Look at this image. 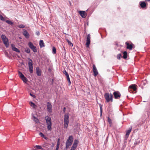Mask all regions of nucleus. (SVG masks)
Masks as SVG:
<instances>
[{"mask_svg": "<svg viewBox=\"0 0 150 150\" xmlns=\"http://www.w3.org/2000/svg\"><path fill=\"white\" fill-rule=\"evenodd\" d=\"M11 48L13 50L15 51L18 53H20V52L19 50L16 48L15 46L13 44H11Z\"/></svg>", "mask_w": 150, "mask_h": 150, "instance_id": "11", "label": "nucleus"}, {"mask_svg": "<svg viewBox=\"0 0 150 150\" xmlns=\"http://www.w3.org/2000/svg\"><path fill=\"white\" fill-rule=\"evenodd\" d=\"M91 35L89 34H88L86 38H90Z\"/></svg>", "mask_w": 150, "mask_h": 150, "instance_id": "51", "label": "nucleus"}, {"mask_svg": "<svg viewBox=\"0 0 150 150\" xmlns=\"http://www.w3.org/2000/svg\"><path fill=\"white\" fill-rule=\"evenodd\" d=\"M36 71L37 75L38 76H40L41 75V70L38 67L36 68Z\"/></svg>", "mask_w": 150, "mask_h": 150, "instance_id": "15", "label": "nucleus"}, {"mask_svg": "<svg viewBox=\"0 0 150 150\" xmlns=\"http://www.w3.org/2000/svg\"><path fill=\"white\" fill-rule=\"evenodd\" d=\"M52 53L54 54H55L56 53V49L54 47H52Z\"/></svg>", "mask_w": 150, "mask_h": 150, "instance_id": "29", "label": "nucleus"}, {"mask_svg": "<svg viewBox=\"0 0 150 150\" xmlns=\"http://www.w3.org/2000/svg\"><path fill=\"white\" fill-rule=\"evenodd\" d=\"M137 89L136 85L135 84H132L130 85L128 88V90L130 93H132V90L134 91H135Z\"/></svg>", "mask_w": 150, "mask_h": 150, "instance_id": "5", "label": "nucleus"}, {"mask_svg": "<svg viewBox=\"0 0 150 150\" xmlns=\"http://www.w3.org/2000/svg\"><path fill=\"white\" fill-rule=\"evenodd\" d=\"M39 45L40 48L44 47L45 46V45L42 40H40L39 42Z\"/></svg>", "mask_w": 150, "mask_h": 150, "instance_id": "21", "label": "nucleus"}, {"mask_svg": "<svg viewBox=\"0 0 150 150\" xmlns=\"http://www.w3.org/2000/svg\"><path fill=\"white\" fill-rule=\"evenodd\" d=\"M146 0L147 1H150V0Z\"/></svg>", "mask_w": 150, "mask_h": 150, "instance_id": "57", "label": "nucleus"}, {"mask_svg": "<svg viewBox=\"0 0 150 150\" xmlns=\"http://www.w3.org/2000/svg\"><path fill=\"white\" fill-rule=\"evenodd\" d=\"M28 45L29 47L33 50L34 52H37L36 47L34 46L33 43L30 42L28 43Z\"/></svg>", "mask_w": 150, "mask_h": 150, "instance_id": "3", "label": "nucleus"}, {"mask_svg": "<svg viewBox=\"0 0 150 150\" xmlns=\"http://www.w3.org/2000/svg\"><path fill=\"white\" fill-rule=\"evenodd\" d=\"M67 41L68 42L69 45L71 46H73V44L68 39H66Z\"/></svg>", "mask_w": 150, "mask_h": 150, "instance_id": "34", "label": "nucleus"}, {"mask_svg": "<svg viewBox=\"0 0 150 150\" xmlns=\"http://www.w3.org/2000/svg\"><path fill=\"white\" fill-rule=\"evenodd\" d=\"M57 144H60V139H58V141H57Z\"/></svg>", "mask_w": 150, "mask_h": 150, "instance_id": "49", "label": "nucleus"}, {"mask_svg": "<svg viewBox=\"0 0 150 150\" xmlns=\"http://www.w3.org/2000/svg\"><path fill=\"white\" fill-rule=\"evenodd\" d=\"M71 146L70 145H69L68 144H66V147H65V149L66 150H67V149H68V148H69V147Z\"/></svg>", "mask_w": 150, "mask_h": 150, "instance_id": "42", "label": "nucleus"}, {"mask_svg": "<svg viewBox=\"0 0 150 150\" xmlns=\"http://www.w3.org/2000/svg\"><path fill=\"white\" fill-rule=\"evenodd\" d=\"M114 98L115 99H118L121 96L120 93L118 91H115L113 93Z\"/></svg>", "mask_w": 150, "mask_h": 150, "instance_id": "7", "label": "nucleus"}, {"mask_svg": "<svg viewBox=\"0 0 150 150\" xmlns=\"http://www.w3.org/2000/svg\"><path fill=\"white\" fill-rule=\"evenodd\" d=\"M69 122H64V127L65 129H67L68 127V125Z\"/></svg>", "mask_w": 150, "mask_h": 150, "instance_id": "23", "label": "nucleus"}, {"mask_svg": "<svg viewBox=\"0 0 150 150\" xmlns=\"http://www.w3.org/2000/svg\"><path fill=\"white\" fill-rule=\"evenodd\" d=\"M31 106L33 108H35L36 105L34 103H33L32 102H31Z\"/></svg>", "mask_w": 150, "mask_h": 150, "instance_id": "43", "label": "nucleus"}, {"mask_svg": "<svg viewBox=\"0 0 150 150\" xmlns=\"http://www.w3.org/2000/svg\"><path fill=\"white\" fill-rule=\"evenodd\" d=\"M69 116L68 113H66L64 116V122H69Z\"/></svg>", "mask_w": 150, "mask_h": 150, "instance_id": "16", "label": "nucleus"}, {"mask_svg": "<svg viewBox=\"0 0 150 150\" xmlns=\"http://www.w3.org/2000/svg\"><path fill=\"white\" fill-rule=\"evenodd\" d=\"M112 95L111 93L110 96L109 93H108L105 94L104 97L106 100L107 102H109L110 101H112Z\"/></svg>", "mask_w": 150, "mask_h": 150, "instance_id": "1", "label": "nucleus"}, {"mask_svg": "<svg viewBox=\"0 0 150 150\" xmlns=\"http://www.w3.org/2000/svg\"><path fill=\"white\" fill-rule=\"evenodd\" d=\"M0 19L3 21H5V19L2 15L0 14Z\"/></svg>", "mask_w": 150, "mask_h": 150, "instance_id": "37", "label": "nucleus"}, {"mask_svg": "<svg viewBox=\"0 0 150 150\" xmlns=\"http://www.w3.org/2000/svg\"><path fill=\"white\" fill-rule=\"evenodd\" d=\"M79 14L83 18H85L86 16L85 15V12L84 11H79Z\"/></svg>", "mask_w": 150, "mask_h": 150, "instance_id": "14", "label": "nucleus"}, {"mask_svg": "<svg viewBox=\"0 0 150 150\" xmlns=\"http://www.w3.org/2000/svg\"><path fill=\"white\" fill-rule=\"evenodd\" d=\"M47 110L49 113H51L52 112V105L50 103L48 102L47 104Z\"/></svg>", "mask_w": 150, "mask_h": 150, "instance_id": "8", "label": "nucleus"}, {"mask_svg": "<svg viewBox=\"0 0 150 150\" xmlns=\"http://www.w3.org/2000/svg\"><path fill=\"white\" fill-rule=\"evenodd\" d=\"M123 55L122 57V58L125 59H126L127 57V52L126 51H124L123 52Z\"/></svg>", "mask_w": 150, "mask_h": 150, "instance_id": "22", "label": "nucleus"}, {"mask_svg": "<svg viewBox=\"0 0 150 150\" xmlns=\"http://www.w3.org/2000/svg\"><path fill=\"white\" fill-rule=\"evenodd\" d=\"M18 27L21 28H23L25 27V26L23 24H20L18 25Z\"/></svg>", "mask_w": 150, "mask_h": 150, "instance_id": "33", "label": "nucleus"}, {"mask_svg": "<svg viewBox=\"0 0 150 150\" xmlns=\"http://www.w3.org/2000/svg\"><path fill=\"white\" fill-rule=\"evenodd\" d=\"M32 116H33V118H34V119H36V118H37L36 117H35L34 116V115H32Z\"/></svg>", "mask_w": 150, "mask_h": 150, "instance_id": "54", "label": "nucleus"}, {"mask_svg": "<svg viewBox=\"0 0 150 150\" xmlns=\"http://www.w3.org/2000/svg\"><path fill=\"white\" fill-rule=\"evenodd\" d=\"M99 106L100 108V116H101L102 115V106L103 105L100 104H99Z\"/></svg>", "mask_w": 150, "mask_h": 150, "instance_id": "26", "label": "nucleus"}, {"mask_svg": "<svg viewBox=\"0 0 150 150\" xmlns=\"http://www.w3.org/2000/svg\"><path fill=\"white\" fill-rule=\"evenodd\" d=\"M121 56V54H119L117 55V58L118 59H120Z\"/></svg>", "mask_w": 150, "mask_h": 150, "instance_id": "35", "label": "nucleus"}, {"mask_svg": "<svg viewBox=\"0 0 150 150\" xmlns=\"http://www.w3.org/2000/svg\"><path fill=\"white\" fill-rule=\"evenodd\" d=\"M69 4L70 5V6L71 5V2L70 1H69Z\"/></svg>", "mask_w": 150, "mask_h": 150, "instance_id": "55", "label": "nucleus"}, {"mask_svg": "<svg viewBox=\"0 0 150 150\" xmlns=\"http://www.w3.org/2000/svg\"><path fill=\"white\" fill-rule=\"evenodd\" d=\"M58 149H59V148H56V149L55 150H58Z\"/></svg>", "mask_w": 150, "mask_h": 150, "instance_id": "56", "label": "nucleus"}, {"mask_svg": "<svg viewBox=\"0 0 150 150\" xmlns=\"http://www.w3.org/2000/svg\"><path fill=\"white\" fill-rule=\"evenodd\" d=\"M66 76L67 79V80L68 82L69 83V84H70L71 83V82L70 80V79L69 78V75H67V76Z\"/></svg>", "mask_w": 150, "mask_h": 150, "instance_id": "31", "label": "nucleus"}, {"mask_svg": "<svg viewBox=\"0 0 150 150\" xmlns=\"http://www.w3.org/2000/svg\"><path fill=\"white\" fill-rule=\"evenodd\" d=\"M39 135L46 140H47L48 139V138L45 136L41 132H40L39 133Z\"/></svg>", "mask_w": 150, "mask_h": 150, "instance_id": "25", "label": "nucleus"}, {"mask_svg": "<svg viewBox=\"0 0 150 150\" xmlns=\"http://www.w3.org/2000/svg\"><path fill=\"white\" fill-rule=\"evenodd\" d=\"M35 147L38 149H42V148L41 146L40 145H36Z\"/></svg>", "mask_w": 150, "mask_h": 150, "instance_id": "38", "label": "nucleus"}, {"mask_svg": "<svg viewBox=\"0 0 150 150\" xmlns=\"http://www.w3.org/2000/svg\"><path fill=\"white\" fill-rule=\"evenodd\" d=\"M93 71L94 73V76H96L98 74V72L97 71V69L94 64L93 65Z\"/></svg>", "mask_w": 150, "mask_h": 150, "instance_id": "10", "label": "nucleus"}, {"mask_svg": "<svg viewBox=\"0 0 150 150\" xmlns=\"http://www.w3.org/2000/svg\"><path fill=\"white\" fill-rule=\"evenodd\" d=\"M30 96H31L32 97H33V98H35L36 97V96L34 95H33L31 93H30Z\"/></svg>", "mask_w": 150, "mask_h": 150, "instance_id": "45", "label": "nucleus"}, {"mask_svg": "<svg viewBox=\"0 0 150 150\" xmlns=\"http://www.w3.org/2000/svg\"><path fill=\"white\" fill-rule=\"evenodd\" d=\"M125 44L127 45V48L131 50L132 49L133 44L130 41H127L126 42Z\"/></svg>", "mask_w": 150, "mask_h": 150, "instance_id": "6", "label": "nucleus"}, {"mask_svg": "<svg viewBox=\"0 0 150 150\" xmlns=\"http://www.w3.org/2000/svg\"><path fill=\"white\" fill-rule=\"evenodd\" d=\"M139 3L140 6L142 8H144L146 7V4L144 1H141Z\"/></svg>", "mask_w": 150, "mask_h": 150, "instance_id": "17", "label": "nucleus"}, {"mask_svg": "<svg viewBox=\"0 0 150 150\" xmlns=\"http://www.w3.org/2000/svg\"><path fill=\"white\" fill-rule=\"evenodd\" d=\"M79 142L78 140L76 139L74 140L73 145L77 147Z\"/></svg>", "mask_w": 150, "mask_h": 150, "instance_id": "24", "label": "nucleus"}, {"mask_svg": "<svg viewBox=\"0 0 150 150\" xmlns=\"http://www.w3.org/2000/svg\"><path fill=\"white\" fill-rule=\"evenodd\" d=\"M132 129V127L131 126L130 127L129 129L126 131L125 135V138H126V139H127L129 135V134L131 132V130Z\"/></svg>", "mask_w": 150, "mask_h": 150, "instance_id": "12", "label": "nucleus"}, {"mask_svg": "<svg viewBox=\"0 0 150 150\" xmlns=\"http://www.w3.org/2000/svg\"><path fill=\"white\" fill-rule=\"evenodd\" d=\"M63 73L64 74H65L66 76L69 75L68 73L65 70H64V71H63Z\"/></svg>", "mask_w": 150, "mask_h": 150, "instance_id": "44", "label": "nucleus"}, {"mask_svg": "<svg viewBox=\"0 0 150 150\" xmlns=\"http://www.w3.org/2000/svg\"><path fill=\"white\" fill-rule=\"evenodd\" d=\"M40 32L39 31H36V33H35V34L36 35H40Z\"/></svg>", "mask_w": 150, "mask_h": 150, "instance_id": "47", "label": "nucleus"}, {"mask_svg": "<svg viewBox=\"0 0 150 150\" xmlns=\"http://www.w3.org/2000/svg\"><path fill=\"white\" fill-rule=\"evenodd\" d=\"M66 110V108L65 107H64L63 108V111L64 112V113L65 112V111Z\"/></svg>", "mask_w": 150, "mask_h": 150, "instance_id": "48", "label": "nucleus"}, {"mask_svg": "<svg viewBox=\"0 0 150 150\" xmlns=\"http://www.w3.org/2000/svg\"><path fill=\"white\" fill-rule=\"evenodd\" d=\"M33 120L36 123H38L39 122V120L37 118L35 119H33Z\"/></svg>", "mask_w": 150, "mask_h": 150, "instance_id": "41", "label": "nucleus"}, {"mask_svg": "<svg viewBox=\"0 0 150 150\" xmlns=\"http://www.w3.org/2000/svg\"><path fill=\"white\" fill-rule=\"evenodd\" d=\"M5 47L7 48L9 45L8 38H1Z\"/></svg>", "mask_w": 150, "mask_h": 150, "instance_id": "9", "label": "nucleus"}, {"mask_svg": "<svg viewBox=\"0 0 150 150\" xmlns=\"http://www.w3.org/2000/svg\"><path fill=\"white\" fill-rule=\"evenodd\" d=\"M18 74L19 76V77L21 79L22 78L24 77V76L22 73L20 71H18Z\"/></svg>", "mask_w": 150, "mask_h": 150, "instance_id": "27", "label": "nucleus"}, {"mask_svg": "<svg viewBox=\"0 0 150 150\" xmlns=\"http://www.w3.org/2000/svg\"><path fill=\"white\" fill-rule=\"evenodd\" d=\"M64 50H63L62 52V54L63 55H64V56H65L66 54V50L65 49V48L64 47Z\"/></svg>", "mask_w": 150, "mask_h": 150, "instance_id": "32", "label": "nucleus"}, {"mask_svg": "<svg viewBox=\"0 0 150 150\" xmlns=\"http://www.w3.org/2000/svg\"><path fill=\"white\" fill-rule=\"evenodd\" d=\"M47 127V129L48 131H51L52 130V122H46Z\"/></svg>", "mask_w": 150, "mask_h": 150, "instance_id": "13", "label": "nucleus"}, {"mask_svg": "<svg viewBox=\"0 0 150 150\" xmlns=\"http://www.w3.org/2000/svg\"><path fill=\"white\" fill-rule=\"evenodd\" d=\"M5 54L6 56V57H9V55L8 53L7 52H5Z\"/></svg>", "mask_w": 150, "mask_h": 150, "instance_id": "46", "label": "nucleus"}, {"mask_svg": "<svg viewBox=\"0 0 150 150\" xmlns=\"http://www.w3.org/2000/svg\"><path fill=\"white\" fill-rule=\"evenodd\" d=\"M1 38H6V36L3 35H1Z\"/></svg>", "mask_w": 150, "mask_h": 150, "instance_id": "52", "label": "nucleus"}, {"mask_svg": "<svg viewBox=\"0 0 150 150\" xmlns=\"http://www.w3.org/2000/svg\"><path fill=\"white\" fill-rule=\"evenodd\" d=\"M26 53H29L30 52V50L29 48H27L25 50Z\"/></svg>", "mask_w": 150, "mask_h": 150, "instance_id": "40", "label": "nucleus"}, {"mask_svg": "<svg viewBox=\"0 0 150 150\" xmlns=\"http://www.w3.org/2000/svg\"><path fill=\"white\" fill-rule=\"evenodd\" d=\"M108 121L109 122L110 124V126L111 125L112 123V120L111 119H110L109 117H108Z\"/></svg>", "mask_w": 150, "mask_h": 150, "instance_id": "39", "label": "nucleus"}, {"mask_svg": "<svg viewBox=\"0 0 150 150\" xmlns=\"http://www.w3.org/2000/svg\"><path fill=\"white\" fill-rule=\"evenodd\" d=\"M28 65L29 71L31 74H32L33 72V61L30 58H28Z\"/></svg>", "mask_w": 150, "mask_h": 150, "instance_id": "2", "label": "nucleus"}, {"mask_svg": "<svg viewBox=\"0 0 150 150\" xmlns=\"http://www.w3.org/2000/svg\"><path fill=\"white\" fill-rule=\"evenodd\" d=\"M73 140L74 138L73 136L72 135L69 136L67 140L66 143L71 146L72 144Z\"/></svg>", "mask_w": 150, "mask_h": 150, "instance_id": "4", "label": "nucleus"}, {"mask_svg": "<svg viewBox=\"0 0 150 150\" xmlns=\"http://www.w3.org/2000/svg\"><path fill=\"white\" fill-rule=\"evenodd\" d=\"M6 22L9 25H12L13 24V23L10 20H6Z\"/></svg>", "mask_w": 150, "mask_h": 150, "instance_id": "30", "label": "nucleus"}, {"mask_svg": "<svg viewBox=\"0 0 150 150\" xmlns=\"http://www.w3.org/2000/svg\"><path fill=\"white\" fill-rule=\"evenodd\" d=\"M22 81H23V82L26 83L28 81V79H27L24 76V77L22 78L21 79Z\"/></svg>", "mask_w": 150, "mask_h": 150, "instance_id": "28", "label": "nucleus"}, {"mask_svg": "<svg viewBox=\"0 0 150 150\" xmlns=\"http://www.w3.org/2000/svg\"><path fill=\"white\" fill-rule=\"evenodd\" d=\"M86 47L88 48L89 47V45L90 43V38H86Z\"/></svg>", "mask_w": 150, "mask_h": 150, "instance_id": "18", "label": "nucleus"}, {"mask_svg": "<svg viewBox=\"0 0 150 150\" xmlns=\"http://www.w3.org/2000/svg\"><path fill=\"white\" fill-rule=\"evenodd\" d=\"M23 33L25 38H28L29 34L26 30H24Z\"/></svg>", "mask_w": 150, "mask_h": 150, "instance_id": "20", "label": "nucleus"}, {"mask_svg": "<svg viewBox=\"0 0 150 150\" xmlns=\"http://www.w3.org/2000/svg\"><path fill=\"white\" fill-rule=\"evenodd\" d=\"M77 147L73 145L71 148L70 150H75Z\"/></svg>", "mask_w": 150, "mask_h": 150, "instance_id": "36", "label": "nucleus"}, {"mask_svg": "<svg viewBox=\"0 0 150 150\" xmlns=\"http://www.w3.org/2000/svg\"><path fill=\"white\" fill-rule=\"evenodd\" d=\"M138 142H134V145L137 144H138Z\"/></svg>", "mask_w": 150, "mask_h": 150, "instance_id": "53", "label": "nucleus"}, {"mask_svg": "<svg viewBox=\"0 0 150 150\" xmlns=\"http://www.w3.org/2000/svg\"><path fill=\"white\" fill-rule=\"evenodd\" d=\"M59 144H57V146H56V148H59Z\"/></svg>", "mask_w": 150, "mask_h": 150, "instance_id": "50", "label": "nucleus"}, {"mask_svg": "<svg viewBox=\"0 0 150 150\" xmlns=\"http://www.w3.org/2000/svg\"><path fill=\"white\" fill-rule=\"evenodd\" d=\"M45 119L46 121V122H52L51 118L48 116H45Z\"/></svg>", "mask_w": 150, "mask_h": 150, "instance_id": "19", "label": "nucleus"}]
</instances>
